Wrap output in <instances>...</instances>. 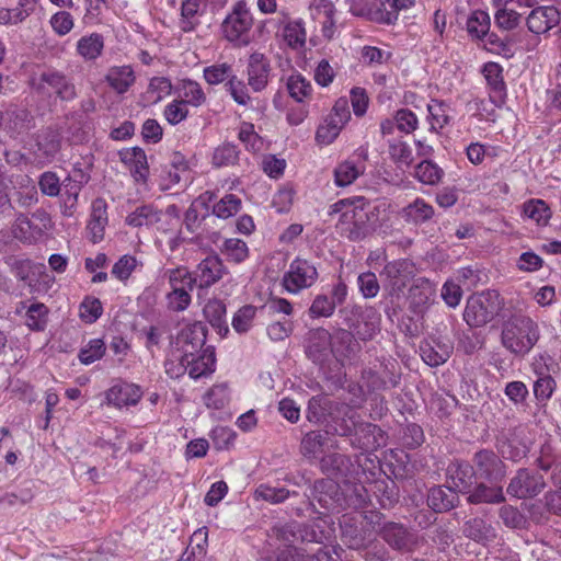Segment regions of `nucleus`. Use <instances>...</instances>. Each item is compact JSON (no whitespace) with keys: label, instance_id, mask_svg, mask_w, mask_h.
Listing matches in <instances>:
<instances>
[{"label":"nucleus","instance_id":"nucleus-59","mask_svg":"<svg viewBox=\"0 0 561 561\" xmlns=\"http://www.w3.org/2000/svg\"><path fill=\"white\" fill-rule=\"evenodd\" d=\"M357 285L364 298H375L380 290L378 278L373 272L360 273L357 277Z\"/></svg>","mask_w":561,"mask_h":561},{"label":"nucleus","instance_id":"nucleus-55","mask_svg":"<svg viewBox=\"0 0 561 561\" xmlns=\"http://www.w3.org/2000/svg\"><path fill=\"white\" fill-rule=\"evenodd\" d=\"M221 251L228 260L234 263L243 262L249 255L247 243L240 239H227L224 242Z\"/></svg>","mask_w":561,"mask_h":561},{"label":"nucleus","instance_id":"nucleus-41","mask_svg":"<svg viewBox=\"0 0 561 561\" xmlns=\"http://www.w3.org/2000/svg\"><path fill=\"white\" fill-rule=\"evenodd\" d=\"M397 20L396 2L391 0H373V22L393 24Z\"/></svg>","mask_w":561,"mask_h":561},{"label":"nucleus","instance_id":"nucleus-28","mask_svg":"<svg viewBox=\"0 0 561 561\" xmlns=\"http://www.w3.org/2000/svg\"><path fill=\"white\" fill-rule=\"evenodd\" d=\"M215 353L210 347L192 355L187 359V373L191 378L197 379L214 371Z\"/></svg>","mask_w":561,"mask_h":561},{"label":"nucleus","instance_id":"nucleus-42","mask_svg":"<svg viewBox=\"0 0 561 561\" xmlns=\"http://www.w3.org/2000/svg\"><path fill=\"white\" fill-rule=\"evenodd\" d=\"M287 90L294 100L302 102L310 98L312 85L301 73H293L287 79Z\"/></svg>","mask_w":561,"mask_h":561},{"label":"nucleus","instance_id":"nucleus-4","mask_svg":"<svg viewBox=\"0 0 561 561\" xmlns=\"http://www.w3.org/2000/svg\"><path fill=\"white\" fill-rule=\"evenodd\" d=\"M499 310V294L494 290L482 291L468 298L463 320L472 328H480L490 322Z\"/></svg>","mask_w":561,"mask_h":561},{"label":"nucleus","instance_id":"nucleus-25","mask_svg":"<svg viewBox=\"0 0 561 561\" xmlns=\"http://www.w3.org/2000/svg\"><path fill=\"white\" fill-rule=\"evenodd\" d=\"M463 535L483 546L492 542L496 538V531L492 525L480 517L467 520L462 528Z\"/></svg>","mask_w":561,"mask_h":561},{"label":"nucleus","instance_id":"nucleus-7","mask_svg":"<svg viewBox=\"0 0 561 561\" xmlns=\"http://www.w3.org/2000/svg\"><path fill=\"white\" fill-rule=\"evenodd\" d=\"M319 273L313 263L296 257L283 275V286L290 294H298L310 288L318 279Z\"/></svg>","mask_w":561,"mask_h":561},{"label":"nucleus","instance_id":"nucleus-40","mask_svg":"<svg viewBox=\"0 0 561 561\" xmlns=\"http://www.w3.org/2000/svg\"><path fill=\"white\" fill-rule=\"evenodd\" d=\"M36 147L35 154L39 160L51 161L60 149V140L55 134H43L38 137Z\"/></svg>","mask_w":561,"mask_h":561},{"label":"nucleus","instance_id":"nucleus-32","mask_svg":"<svg viewBox=\"0 0 561 561\" xmlns=\"http://www.w3.org/2000/svg\"><path fill=\"white\" fill-rule=\"evenodd\" d=\"M365 164L359 159H347L341 162L334 170V182L337 186L351 185L364 173Z\"/></svg>","mask_w":561,"mask_h":561},{"label":"nucleus","instance_id":"nucleus-49","mask_svg":"<svg viewBox=\"0 0 561 561\" xmlns=\"http://www.w3.org/2000/svg\"><path fill=\"white\" fill-rule=\"evenodd\" d=\"M232 75V67L227 62L215 64L208 66L203 71V77L208 84L215 85L230 80Z\"/></svg>","mask_w":561,"mask_h":561},{"label":"nucleus","instance_id":"nucleus-27","mask_svg":"<svg viewBox=\"0 0 561 561\" xmlns=\"http://www.w3.org/2000/svg\"><path fill=\"white\" fill-rule=\"evenodd\" d=\"M204 13V3L202 0H182L180 28L185 32H193L201 23V16Z\"/></svg>","mask_w":561,"mask_h":561},{"label":"nucleus","instance_id":"nucleus-60","mask_svg":"<svg viewBox=\"0 0 561 561\" xmlns=\"http://www.w3.org/2000/svg\"><path fill=\"white\" fill-rule=\"evenodd\" d=\"M164 118L171 125H178L188 115L187 105L182 100H174L163 111Z\"/></svg>","mask_w":561,"mask_h":561},{"label":"nucleus","instance_id":"nucleus-64","mask_svg":"<svg viewBox=\"0 0 561 561\" xmlns=\"http://www.w3.org/2000/svg\"><path fill=\"white\" fill-rule=\"evenodd\" d=\"M204 400L208 408L222 409L229 401L227 387L224 385L211 387L205 394Z\"/></svg>","mask_w":561,"mask_h":561},{"label":"nucleus","instance_id":"nucleus-53","mask_svg":"<svg viewBox=\"0 0 561 561\" xmlns=\"http://www.w3.org/2000/svg\"><path fill=\"white\" fill-rule=\"evenodd\" d=\"M524 214L535 220L538 225L545 226L551 217V211L541 199H535L524 205Z\"/></svg>","mask_w":561,"mask_h":561},{"label":"nucleus","instance_id":"nucleus-10","mask_svg":"<svg viewBox=\"0 0 561 561\" xmlns=\"http://www.w3.org/2000/svg\"><path fill=\"white\" fill-rule=\"evenodd\" d=\"M332 334L324 328L311 329L307 333L305 352L314 364L323 365L329 360L332 350Z\"/></svg>","mask_w":561,"mask_h":561},{"label":"nucleus","instance_id":"nucleus-62","mask_svg":"<svg viewBox=\"0 0 561 561\" xmlns=\"http://www.w3.org/2000/svg\"><path fill=\"white\" fill-rule=\"evenodd\" d=\"M272 536L283 541L284 543L291 545L298 540L299 524L296 522L275 525L271 529Z\"/></svg>","mask_w":561,"mask_h":561},{"label":"nucleus","instance_id":"nucleus-48","mask_svg":"<svg viewBox=\"0 0 561 561\" xmlns=\"http://www.w3.org/2000/svg\"><path fill=\"white\" fill-rule=\"evenodd\" d=\"M283 37L291 48H301L306 44V31L301 21L289 22L284 26Z\"/></svg>","mask_w":561,"mask_h":561},{"label":"nucleus","instance_id":"nucleus-43","mask_svg":"<svg viewBox=\"0 0 561 561\" xmlns=\"http://www.w3.org/2000/svg\"><path fill=\"white\" fill-rule=\"evenodd\" d=\"M240 151L234 144L224 142L213 153V164L216 168L234 165L239 161Z\"/></svg>","mask_w":561,"mask_h":561},{"label":"nucleus","instance_id":"nucleus-61","mask_svg":"<svg viewBox=\"0 0 561 561\" xmlns=\"http://www.w3.org/2000/svg\"><path fill=\"white\" fill-rule=\"evenodd\" d=\"M38 186L41 192L49 197H56L61 191V183L55 172L46 171L39 175Z\"/></svg>","mask_w":561,"mask_h":561},{"label":"nucleus","instance_id":"nucleus-12","mask_svg":"<svg viewBox=\"0 0 561 561\" xmlns=\"http://www.w3.org/2000/svg\"><path fill=\"white\" fill-rule=\"evenodd\" d=\"M381 316L374 307L358 308L356 319L347 323L348 329L362 341H370L380 331Z\"/></svg>","mask_w":561,"mask_h":561},{"label":"nucleus","instance_id":"nucleus-52","mask_svg":"<svg viewBox=\"0 0 561 561\" xmlns=\"http://www.w3.org/2000/svg\"><path fill=\"white\" fill-rule=\"evenodd\" d=\"M334 301H331L329 296L320 294L312 300L308 314L311 319L329 318L334 313Z\"/></svg>","mask_w":561,"mask_h":561},{"label":"nucleus","instance_id":"nucleus-33","mask_svg":"<svg viewBox=\"0 0 561 561\" xmlns=\"http://www.w3.org/2000/svg\"><path fill=\"white\" fill-rule=\"evenodd\" d=\"M226 305L220 299H210L204 307V314L218 334L226 336L229 328L226 321Z\"/></svg>","mask_w":561,"mask_h":561},{"label":"nucleus","instance_id":"nucleus-11","mask_svg":"<svg viewBox=\"0 0 561 561\" xmlns=\"http://www.w3.org/2000/svg\"><path fill=\"white\" fill-rule=\"evenodd\" d=\"M206 333L207 330L203 322L196 321L185 325L176 336L178 351L185 354L186 357H191L204 351Z\"/></svg>","mask_w":561,"mask_h":561},{"label":"nucleus","instance_id":"nucleus-57","mask_svg":"<svg viewBox=\"0 0 561 561\" xmlns=\"http://www.w3.org/2000/svg\"><path fill=\"white\" fill-rule=\"evenodd\" d=\"M105 344L101 339H93L81 348L79 359L84 365H90L103 357L105 354Z\"/></svg>","mask_w":561,"mask_h":561},{"label":"nucleus","instance_id":"nucleus-47","mask_svg":"<svg viewBox=\"0 0 561 561\" xmlns=\"http://www.w3.org/2000/svg\"><path fill=\"white\" fill-rule=\"evenodd\" d=\"M490 28V16L486 12L477 10L468 18L467 31L473 38H482Z\"/></svg>","mask_w":561,"mask_h":561},{"label":"nucleus","instance_id":"nucleus-5","mask_svg":"<svg viewBox=\"0 0 561 561\" xmlns=\"http://www.w3.org/2000/svg\"><path fill=\"white\" fill-rule=\"evenodd\" d=\"M547 486L545 476L533 468H519L510 479L506 493L518 500H530L538 496Z\"/></svg>","mask_w":561,"mask_h":561},{"label":"nucleus","instance_id":"nucleus-2","mask_svg":"<svg viewBox=\"0 0 561 561\" xmlns=\"http://www.w3.org/2000/svg\"><path fill=\"white\" fill-rule=\"evenodd\" d=\"M537 323L529 317L516 314L503 323L501 342L515 355L527 354L539 340Z\"/></svg>","mask_w":561,"mask_h":561},{"label":"nucleus","instance_id":"nucleus-44","mask_svg":"<svg viewBox=\"0 0 561 561\" xmlns=\"http://www.w3.org/2000/svg\"><path fill=\"white\" fill-rule=\"evenodd\" d=\"M451 350L453 346L449 344H444L442 347V352H438L430 343H425L420 346L422 359L431 367H437L444 364L449 358Z\"/></svg>","mask_w":561,"mask_h":561},{"label":"nucleus","instance_id":"nucleus-34","mask_svg":"<svg viewBox=\"0 0 561 561\" xmlns=\"http://www.w3.org/2000/svg\"><path fill=\"white\" fill-rule=\"evenodd\" d=\"M402 218L410 224L421 225L434 216V208L422 198H416L413 203L403 207Z\"/></svg>","mask_w":561,"mask_h":561},{"label":"nucleus","instance_id":"nucleus-39","mask_svg":"<svg viewBox=\"0 0 561 561\" xmlns=\"http://www.w3.org/2000/svg\"><path fill=\"white\" fill-rule=\"evenodd\" d=\"M180 96L186 105L201 106L206 101V95L201 84L191 79L182 80L180 84Z\"/></svg>","mask_w":561,"mask_h":561},{"label":"nucleus","instance_id":"nucleus-14","mask_svg":"<svg viewBox=\"0 0 561 561\" xmlns=\"http://www.w3.org/2000/svg\"><path fill=\"white\" fill-rule=\"evenodd\" d=\"M476 472L472 465L453 461L447 468V482L456 493L467 494L474 484Z\"/></svg>","mask_w":561,"mask_h":561},{"label":"nucleus","instance_id":"nucleus-15","mask_svg":"<svg viewBox=\"0 0 561 561\" xmlns=\"http://www.w3.org/2000/svg\"><path fill=\"white\" fill-rule=\"evenodd\" d=\"M379 536L394 550H411L414 540L405 526L394 522L385 523L378 530Z\"/></svg>","mask_w":561,"mask_h":561},{"label":"nucleus","instance_id":"nucleus-63","mask_svg":"<svg viewBox=\"0 0 561 561\" xmlns=\"http://www.w3.org/2000/svg\"><path fill=\"white\" fill-rule=\"evenodd\" d=\"M172 90L171 81L165 77H153L148 85L147 94L152 102L160 101L163 96L169 95Z\"/></svg>","mask_w":561,"mask_h":561},{"label":"nucleus","instance_id":"nucleus-35","mask_svg":"<svg viewBox=\"0 0 561 561\" xmlns=\"http://www.w3.org/2000/svg\"><path fill=\"white\" fill-rule=\"evenodd\" d=\"M13 233L16 239L26 243L36 242L44 236L36 222L24 214H20L16 217Z\"/></svg>","mask_w":561,"mask_h":561},{"label":"nucleus","instance_id":"nucleus-37","mask_svg":"<svg viewBox=\"0 0 561 561\" xmlns=\"http://www.w3.org/2000/svg\"><path fill=\"white\" fill-rule=\"evenodd\" d=\"M161 215V210L152 205H141L126 217L125 222L134 228L151 226L160 221Z\"/></svg>","mask_w":561,"mask_h":561},{"label":"nucleus","instance_id":"nucleus-31","mask_svg":"<svg viewBox=\"0 0 561 561\" xmlns=\"http://www.w3.org/2000/svg\"><path fill=\"white\" fill-rule=\"evenodd\" d=\"M3 119L5 128L15 136L31 128L32 115L26 108L11 105L3 114Z\"/></svg>","mask_w":561,"mask_h":561},{"label":"nucleus","instance_id":"nucleus-8","mask_svg":"<svg viewBox=\"0 0 561 561\" xmlns=\"http://www.w3.org/2000/svg\"><path fill=\"white\" fill-rule=\"evenodd\" d=\"M472 467L476 478L490 483L500 482L506 476L504 461L490 449H482L474 454Z\"/></svg>","mask_w":561,"mask_h":561},{"label":"nucleus","instance_id":"nucleus-23","mask_svg":"<svg viewBox=\"0 0 561 561\" xmlns=\"http://www.w3.org/2000/svg\"><path fill=\"white\" fill-rule=\"evenodd\" d=\"M140 398V388L130 383L114 385L106 391V402L117 408L135 405Z\"/></svg>","mask_w":561,"mask_h":561},{"label":"nucleus","instance_id":"nucleus-50","mask_svg":"<svg viewBox=\"0 0 561 561\" xmlns=\"http://www.w3.org/2000/svg\"><path fill=\"white\" fill-rule=\"evenodd\" d=\"M289 491L285 488H275L260 484L254 491L255 500H262L271 504H279L289 497Z\"/></svg>","mask_w":561,"mask_h":561},{"label":"nucleus","instance_id":"nucleus-56","mask_svg":"<svg viewBox=\"0 0 561 561\" xmlns=\"http://www.w3.org/2000/svg\"><path fill=\"white\" fill-rule=\"evenodd\" d=\"M363 378L367 388L371 391H380L398 385V377L394 374H389V378L386 379L374 370H367Z\"/></svg>","mask_w":561,"mask_h":561},{"label":"nucleus","instance_id":"nucleus-1","mask_svg":"<svg viewBox=\"0 0 561 561\" xmlns=\"http://www.w3.org/2000/svg\"><path fill=\"white\" fill-rule=\"evenodd\" d=\"M389 205L380 203L370 206L365 197L340 199L330 206V215L340 214L336 222L339 233L352 242H359L371 236L379 227L380 215L386 214Z\"/></svg>","mask_w":561,"mask_h":561},{"label":"nucleus","instance_id":"nucleus-29","mask_svg":"<svg viewBox=\"0 0 561 561\" xmlns=\"http://www.w3.org/2000/svg\"><path fill=\"white\" fill-rule=\"evenodd\" d=\"M332 353L335 358L350 357L357 350L356 336L351 330L339 329L332 334Z\"/></svg>","mask_w":561,"mask_h":561},{"label":"nucleus","instance_id":"nucleus-45","mask_svg":"<svg viewBox=\"0 0 561 561\" xmlns=\"http://www.w3.org/2000/svg\"><path fill=\"white\" fill-rule=\"evenodd\" d=\"M443 174L444 171L431 160H423L415 168L416 179L427 185L437 184Z\"/></svg>","mask_w":561,"mask_h":561},{"label":"nucleus","instance_id":"nucleus-18","mask_svg":"<svg viewBox=\"0 0 561 561\" xmlns=\"http://www.w3.org/2000/svg\"><path fill=\"white\" fill-rule=\"evenodd\" d=\"M107 226V206L104 199L96 198L92 203L90 220L87 226V234L92 243L103 240Z\"/></svg>","mask_w":561,"mask_h":561},{"label":"nucleus","instance_id":"nucleus-3","mask_svg":"<svg viewBox=\"0 0 561 561\" xmlns=\"http://www.w3.org/2000/svg\"><path fill=\"white\" fill-rule=\"evenodd\" d=\"M253 18L244 0L238 1L230 14L224 20L221 30L224 37L236 46H248L251 42Z\"/></svg>","mask_w":561,"mask_h":561},{"label":"nucleus","instance_id":"nucleus-21","mask_svg":"<svg viewBox=\"0 0 561 561\" xmlns=\"http://www.w3.org/2000/svg\"><path fill=\"white\" fill-rule=\"evenodd\" d=\"M104 80L117 94H124L134 85L136 76L129 65L113 66L108 68Z\"/></svg>","mask_w":561,"mask_h":561},{"label":"nucleus","instance_id":"nucleus-22","mask_svg":"<svg viewBox=\"0 0 561 561\" xmlns=\"http://www.w3.org/2000/svg\"><path fill=\"white\" fill-rule=\"evenodd\" d=\"M39 80L50 87L57 96L64 101H70L77 96L75 84L60 71H44L41 73Z\"/></svg>","mask_w":561,"mask_h":561},{"label":"nucleus","instance_id":"nucleus-24","mask_svg":"<svg viewBox=\"0 0 561 561\" xmlns=\"http://www.w3.org/2000/svg\"><path fill=\"white\" fill-rule=\"evenodd\" d=\"M459 502L457 493L448 485L447 489L443 486H433L427 494V505L436 513L448 512L454 508Z\"/></svg>","mask_w":561,"mask_h":561},{"label":"nucleus","instance_id":"nucleus-26","mask_svg":"<svg viewBox=\"0 0 561 561\" xmlns=\"http://www.w3.org/2000/svg\"><path fill=\"white\" fill-rule=\"evenodd\" d=\"M468 494L467 502L470 504H501L505 502L502 486L488 485L484 482L478 483Z\"/></svg>","mask_w":561,"mask_h":561},{"label":"nucleus","instance_id":"nucleus-19","mask_svg":"<svg viewBox=\"0 0 561 561\" xmlns=\"http://www.w3.org/2000/svg\"><path fill=\"white\" fill-rule=\"evenodd\" d=\"M312 495L325 510L335 508L342 499L340 485L333 479L317 480L313 484Z\"/></svg>","mask_w":561,"mask_h":561},{"label":"nucleus","instance_id":"nucleus-51","mask_svg":"<svg viewBox=\"0 0 561 561\" xmlns=\"http://www.w3.org/2000/svg\"><path fill=\"white\" fill-rule=\"evenodd\" d=\"M256 310V307L252 305L241 307L232 318L233 330L238 333H247L252 327Z\"/></svg>","mask_w":561,"mask_h":561},{"label":"nucleus","instance_id":"nucleus-6","mask_svg":"<svg viewBox=\"0 0 561 561\" xmlns=\"http://www.w3.org/2000/svg\"><path fill=\"white\" fill-rule=\"evenodd\" d=\"M412 275V265L407 260L391 261L383 266L380 276L383 280V288L392 304L403 297L404 289Z\"/></svg>","mask_w":561,"mask_h":561},{"label":"nucleus","instance_id":"nucleus-36","mask_svg":"<svg viewBox=\"0 0 561 561\" xmlns=\"http://www.w3.org/2000/svg\"><path fill=\"white\" fill-rule=\"evenodd\" d=\"M328 440V432L310 431L301 439L300 453L308 459H317L323 451Z\"/></svg>","mask_w":561,"mask_h":561},{"label":"nucleus","instance_id":"nucleus-30","mask_svg":"<svg viewBox=\"0 0 561 561\" xmlns=\"http://www.w3.org/2000/svg\"><path fill=\"white\" fill-rule=\"evenodd\" d=\"M482 72L491 90V101L493 103L502 101L505 95V82L502 75V67L496 62H486L483 66Z\"/></svg>","mask_w":561,"mask_h":561},{"label":"nucleus","instance_id":"nucleus-13","mask_svg":"<svg viewBox=\"0 0 561 561\" xmlns=\"http://www.w3.org/2000/svg\"><path fill=\"white\" fill-rule=\"evenodd\" d=\"M271 71L268 58L262 53H252L247 65L248 85L254 92L263 91L268 84Z\"/></svg>","mask_w":561,"mask_h":561},{"label":"nucleus","instance_id":"nucleus-46","mask_svg":"<svg viewBox=\"0 0 561 561\" xmlns=\"http://www.w3.org/2000/svg\"><path fill=\"white\" fill-rule=\"evenodd\" d=\"M241 199L233 194H226L213 207V214L221 219L237 215L241 209Z\"/></svg>","mask_w":561,"mask_h":561},{"label":"nucleus","instance_id":"nucleus-9","mask_svg":"<svg viewBox=\"0 0 561 561\" xmlns=\"http://www.w3.org/2000/svg\"><path fill=\"white\" fill-rule=\"evenodd\" d=\"M226 273L222 261L217 255L205 257L196 266L190 278V290L195 286L198 288H209L220 280Z\"/></svg>","mask_w":561,"mask_h":561},{"label":"nucleus","instance_id":"nucleus-16","mask_svg":"<svg viewBox=\"0 0 561 561\" xmlns=\"http://www.w3.org/2000/svg\"><path fill=\"white\" fill-rule=\"evenodd\" d=\"M121 161L128 167L136 182L146 183L149 165L145 151L139 147L123 149L118 152Z\"/></svg>","mask_w":561,"mask_h":561},{"label":"nucleus","instance_id":"nucleus-54","mask_svg":"<svg viewBox=\"0 0 561 561\" xmlns=\"http://www.w3.org/2000/svg\"><path fill=\"white\" fill-rule=\"evenodd\" d=\"M48 309L44 304H32L26 311V324L30 329L42 331L47 324Z\"/></svg>","mask_w":561,"mask_h":561},{"label":"nucleus","instance_id":"nucleus-17","mask_svg":"<svg viewBox=\"0 0 561 561\" xmlns=\"http://www.w3.org/2000/svg\"><path fill=\"white\" fill-rule=\"evenodd\" d=\"M527 27L531 33L543 34L560 22V13L554 7H538L527 18Z\"/></svg>","mask_w":561,"mask_h":561},{"label":"nucleus","instance_id":"nucleus-38","mask_svg":"<svg viewBox=\"0 0 561 561\" xmlns=\"http://www.w3.org/2000/svg\"><path fill=\"white\" fill-rule=\"evenodd\" d=\"M104 48V38L101 34L92 33L77 42V53L84 60H95Z\"/></svg>","mask_w":561,"mask_h":561},{"label":"nucleus","instance_id":"nucleus-20","mask_svg":"<svg viewBox=\"0 0 561 561\" xmlns=\"http://www.w3.org/2000/svg\"><path fill=\"white\" fill-rule=\"evenodd\" d=\"M319 466L322 473L329 477L328 479H345L350 476L353 463L347 456L333 453L323 456Z\"/></svg>","mask_w":561,"mask_h":561},{"label":"nucleus","instance_id":"nucleus-58","mask_svg":"<svg viewBox=\"0 0 561 561\" xmlns=\"http://www.w3.org/2000/svg\"><path fill=\"white\" fill-rule=\"evenodd\" d=\"M389 154L397 164L410 165L413 162L412 150L402 140H393L389 144Z\"/></svg>","mask_w":561,"mask_h":561}]
</instances>
